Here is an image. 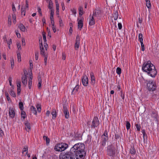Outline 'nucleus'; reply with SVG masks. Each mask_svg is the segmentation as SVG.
Masks as SVG:
<instances>
[{
  "mask_svg": "<svg viewBox=\"0 0 159 159\" xmlns=\"http://www.w3.org/2000/svg\"><path fill=\"white\" fill-rule=\"evenodd\" d=\"M84 144L82 143L75 144L70 148V151L74 153L76 159H84L86 154Z\"/></svg>",
  "mask_w": 159,
  "mask_h": 159,
  "instance_id": "1",
  "label": "nucleus"
},
{
  "mask_svg": "<svg viewBox=\"0 0 159 159\" xmlns=\"http://www.w3.org/2000/svg\"><path fill=\"white\" fill-rule=\"evenodd\" d=\"M142 70L147 73L148 74L152 77H155L157 72L155 66L149 61L145 62L142 67Z\"/></svg>",
  "mask_w": 159,
  "mask_h": 159,
  "instance_id": "2",
  "label": "nucleus"
},
{
  "mask_svg": "<svg viewBox=\"0 0 159 159\" xmlns=\"http://www.w3.org/2000/svg\"><path fill=\"white\" fill-rule=\"evenodd\" d=\"M59 158V159H75L74 153L70 150L61 153Z\"/></svg>",
  "mask_w": 159,
  "mask_h": 159,
  "instance_id": "3",
  "label": "nucleus"
},
{
  "mask_svg": "<svg viewBox=\"0 0 159 159\" xmlns=\"http://www.w3.org/2000/svg\"><path fill=\"white\" fill-rule=\"evenodd\" d=\"M107 155L110 157L111 159H113L115 156L116 148L114 145L111 144L107 148Z\"/></svg>",
  "mask_w": 159,
  "mask_h": 159,
  "instance_id": "4",
  "label": "nucleus"
},
{
  "mask_svg": "<svg viewBox=\"0 0 159 159\" xmlns=\"http://www.w3.org/2000/svg\"><path fill=\"white\" fill-rule=\"evenodd\" d=\"M147 89L150 91H155L156 88V85L155 82L152 80H147Z\"/></svg>",
  "mask_w": 159,
  "mask_h": 159,
  "instance_id": "5",
  "label": "nucleus"
},
{
  "mask_svg": "<svg viewBox=\"0 0 159 159\" xmlns=\"http://www.w3.org/2000/svg\"><path fill=\"white\" fill-rule=\"evenodd\" d=\"M99 125V121L98 118L97 117H95L92 121V123L91 125L92 128H95L97 127Z\"/></svg>",
  "mask_w": 159,
  "mask_h": 159,
  "instance_id": "6",
  "label": "nucleus"
},
{
  "mask_svg": "<svg viewBox=\"0 0 159 159\" xmlns=\"http://www.w3.org/2000/svg\"><path fill=\"white\" fill-rule=\"evenodd\" d=\"M63 111L65 117L66 118L68 119L69 117V113L67 110V105L65 104L63 105Z\"/></svg>",
  "mask_w": 159,
  "mask_h": 159,
  "instance_id": "7",
  "label": "nucleus"
},
{
  "mask_svg": "<svg viewBox=\"0 0 159 159\" xmlns=\"http://www.w3.org/2000/svg\"><path fill=\"white\" fill-rule=\"evenodd\" d=\"M82 83L84 86H86L88 84V80L86 75H84L83 76L82 79Z\"/></svg>",
  "mask_w": 159,
  "mask_h": 159,
  "instance_id": "8",
  "label": "nucleus"
},
{
  "mask_svg": "<svg viewBox=\"0 0 159 159\" xmlns=\"http://www.w3.org/2000/svg\"><path fill=\"white\" fill-rule=\"evenodd\" d=\"M9 113L10 117L12 118H14L15 114L14 109L10 107L9 108Z\"/></svg>",
  "mask_w": 159,
  "mask_h": 159,
  "instance_id": "9",
  "label": "nucleus"
},
{
  "mask_svg": "<svg viewBox=\"0 0 159 159\" xmlns=\"http://www.w3.org/2000/svg\"><path fill=\"white\" fill-rule=\"evenodd\" d=\"M101 14V11L99 9H96L95 12H93V16L95 17H99Z\"/></svg>",
  "mask_w": 159,
  "mask_h": 159,
  "instance_id": "10",
  "label": "nucleus"
},
{
  "mask_svg": "<svg viewBox=\"0 0 159 159\" xmlns=\"http://www.w3.org/2000/svg\"><path fill=\"white\" fill-rule=\"evenodd\" d=\"M61 144L59 143V144H56L54 148V149L55 151L61 152L62 151V150L61 149Z\"/></svg>",
  "mask_w": 159,
  "mask_h": 159,
  "instance_id": "11",
  "label": "nucleus"
},
{
  "mask_svg": "<svg viewBox=\"0 0 159 159\" xmlns=\"http://www.w3.org/2000/svg\"><path fill=\"white\" fill-rule=\"evenodd\" d=\"M41 42L40 44V54L42 55L45 56L44 54V49L43 47L42 40L41 39Z\"/></svg>",
  "mask_w": 159,
  "mask_h": 159,
  "instance_id": "12",
  "label": "nucleus"
},
{
  "mask_svg": "<svg viewBox=\"0 0 159 159\" xmlns=\"http://www.w3.org/2000/svg\"><path fill=\"white\" fill-rule=\"evenodd\" d=\"M102 138L101 145L103 146H104L106 145V142L108 139V137H102Z\"/></svg>",
  "mask_w": 159,
  "mask_h": 159,
  "instance_id": "13",
  "label": "nucleus"
},
{
  "mask_svg": "<svg viewBox=\"0 0 159 159\" xmlns=\"http://www.w3.org/2000/svg\"><path fill=\"white\" fill-rule=\"evenodd\" d=\"M60 144H61V149L62 150V151L65 150L68 147V145L67 144L65 143H60Z\"/></svg>",
  "mask_w": 159,
  "mask_h": 159,
  "instance_id": "14",
  "label": "nucleus"
},
{
  "mask_svg": "<svg viewBox=\"0 0 159 159\" xmlns=\"http://www.w3.org/2000/svg\"><path fill=\"white\" fill-rule=\"evenodd\" d=\"M90 18L89 20V24L90 25H93L95 24L94 16H92V17H91V16L90 15Z\"/></svg>",
  "mask_w": 159,
  "mask_h": 159,
  "instance_id": "15",
  "label": "nucleus"
},
{
  "mask_svg": "<svg viewBox=\"0 0 159 159\" xmlns=\"http://www.w3.org/2000/svg\"><path fill=\"white\" fill-rule=\"evenodd\" d=\"M27 77L25 76H22L21 78L22 82L25 86L27 84Z\"/></svg>",
  "mask_w": 159,
  "mask_h": 159,
  "instance_id": "16",
  "label": "nucleus"
},
{
  "mask_svg": "<svg viewBox=\"0 0 159 159\" xmlns=\"http://www.w3.org/2000/svg\"><path fill=\"white\" fill-rule=\"evenodd\" d=\"M83 26V20H80L78 21V29H80V30L82 28Z\"/></svg>",
  "mask_w": 159,
  "mask_h": 159,
  "instance_id": "17",
  "label": "nucleus"
},
{
  "mask_svg": "<svg viewBox=\"0 0 159 159\" xmlns=\"http://www.w3.org/2000/svg\"><path fill=\"white\" fill-rule=\"evenodd\" d=\"M18 28L22 32H25L26 30L25 26L21 24H20L18 26Z\"/></svg>",
  "mask_w": 159,
  "mask_h": 159,
  "instance_id": "18",
  "label": "nucleus"
},
{
  "mask_svg": "<svg viewBox=\"0 0 159 159\" xmlns=\"http://www.w3.org/2000/svg\"><path fill=\"white\" fill-rule=\"evenodd\" d=\"M78 9L80 16H81L84 13V12L83 11V7L82 6H80Z\"/></svg>",
  "mask_w": 159,
  "mask_h": 159,
  "instance_id": "19",
  "label": "nucleus"
},
{
  "mask_svg": "<svg viewBox=\"0 0 159 159\" xmlns=\"http://www.w3.org/2000/svg\"><path fill=\"white\" fill-rule=\"evenodd\" d=\"M25 126V129L26 130L27 129L30 130V123L26 121L24 123Z\"/></svg>",
  "mask_w": 159,
  "mask_h": 159,
  "instance_id": "20",
  "label": "nucleus"
},
{
  "mask_svg": "<svg viewBox=\"0 0 159 159\" xmlns=\"http://www.w3.org/2000/svg\"><path fill=\"white\" fill-rule=\"evenodd\" d=\"M53 3L51 0H50L49 2V4L48 6V7L49 9L51 10L53 9Z\"/></svg>",
  "mask_w": 159,
  "mask_h": 159,
  "instance_id": "21",
  "label": "nucleus"
},
{
  "mask_svg": "<svg viewBox=\"0 0 159 159\" xmlns=\"http://www.w3.org/2000/svg\"><path fill=\"white\" fill-rule=\"evenodd\" d=\"M38 86L39 89H40L41 87L42 80L40 77L39 76L38 78Z\"/></svg>",
  "mask_w": 159,
  "mask_h": 159,
  "instance_id": "22",
  "label": "nucleus"
},
{
  "mask_svg": "<svg viewBox=\"0 0 159 159\" xmlns=\"http://www.w3.org/2000/svg\"><path fill=\"white\" fill-rule=\"evenodd\" d=\"M113 17L115 20H116L118 17V14L117 11H115L114 13L113 14Z\"/></svg>",
  "mask_w": 159,
  "mask_h": 159,
  "instance_id": "23",
  "label": "nucleus"
},
{
  "mask_svg": "<svg viewBox=\"0 0 159 159\" xmlns=\"http://www.w3.org/2000/svg\"><path fill=\"white\" fill-rule=\"evenodd\" d=\"M32 84V78L31 77L30 75V78L29 79L28 81V87L30 89H31V87Z\"/></svg>",
  "mask_w": 159,
  "mask_h": 159,
  "instance_id": "24",
  "label": "nucleus"
},
{
  "mask_svg": "<svg viewBox=\"0 0 159 159\" xmlns=\"http://www.w3.org/2000/svg\"><path fill=\"white\" fill-rule=\"evenodd\" d=\"M52 115V119H54L56 117L57 114L56 110L55 109H53L51 113Z\"/></svg>",
  "mask_w": 159,
  "mask_h": 159,
  "instance_id": "25",
  "label": "nucleus"
},
{
  "mask_svg": "<svg viewBox=\"0 0 159 159\" xmlns=\"http://www.w3.org/2000/svg\"><path fill=\"white\" fill-rule=\"evenodd\" d=\"M30 109L32 112L35 115H37V111L36 108L33 106H32L30 107Z\"/></svg>",
  "mask_w": 159,
  "mask_h": 159,
  "instance_id": "26",
  "label": "nucleus"
},
{
  "mask_svg": "<svg viewBox=\"0 0 159 159\" xmlns=\"http://www.w3.org/2000/svg\"><path fill=\"white\" fill-rule=\"evenodd\" d=\"M43 138L44 140H45L46 143L47 144H48L49 143L50 140V139L47 136H43Z\"/></svg>",
  "mask_w": 159,
  "mask_h": 159,
  "instance_id": "27",
  "label": "nucleus"
},
{
  "mask_svg": "<svg viewBox=\"0 0 159 159\" xmlns=\"http://www.w3.org/2000/svg\"><path fill=\"white\" fill-rule=\"evenodd\" d=\"M146 2V5L147 7L150 9L151 7V4L149 0H145Z\"/></svg>",
  "mask_w": 159,
  "mask_h": 159,
  "instance_id": "28",
  "label": "nucleus"
},
{
  "mask_svg": "<svg viewBox=\"0 0 159 159\" xmlns=\"http://www.w3.org/2000/svg\"><path fill=\"white\" fill-rule=\"evenodd\" d=\"M139 39L140 42H143V34L141 33L139 34Z\"/></svg>",
  "mask_w": 159,
  "mask_h": 159,
  "instance_id": "29",
  "label": "nucleus"
},
{
  "mask_svg": "<svg viewBox=\"0 0 159 159\" xmlns=\"http://www.w3.org/2000/svg\"><path fill=\"white\" fill-rule=\"evenodd\" d=\"M36 107L38 112H40L41 110V105L39 104H37Z\"/></svg>",
  "mask_w": 159,
  "mask_h": 159,
  "instance_id": "30",
  "label": "nucleus"
},
{
  "mask_svg": "<svg viewBox=\"0 0 159 159\" xmlns=\"http://www.w3.org/2000/svg\"><path fill=\"white\" fill-rule=\"evenodd\" d=\"M130 153L132 154H134L135 153V150L134 148L131 147L130 149Z\"/></svg>",
  "mask_w": 159,
  "mask_h": 159,
  "instance_id": "31",
  "label": "nucleus"
},
{
  "mask_svg": "<svg viewBox=\"0 0 159 159\" xmlns=\"http://www.w3.org/2000/svg\"><path fill=\"white\" fill-rule=\"evenodd\" d=\"M21 14L22 15H23L24 16H25V8L23 7L21 8Z\"/></svg>",
  "mask_w": 159,
  "mask_h": 159,
  "instance_id": "32",
  "label": "nucleus"
},
{
  "mask_svg": "<svg viewBox=\"0 0 159 159\" xmlns=\"http://www.w3.org/2000/svg\"><path fill=\"white\" fill-rule=\"evenodd\" d=\"M19 104L20 109L22 111L24 108L23 103L22 102H20Z\"/></svg>",
  "mask_w": 159,
  "mask_h": 159,
  "instance_id": "33",
  "label": "nucleus"
},
{
  "mask_svg": "<svg viewBox=\"0 0 159 159\" xmlns=\"http://www.w3.org/2000/svg\"><path fill=\"white\" fill-rule=\"evenodd\" d=\"M25 112L22 110L21 113V117L22 118H23L24 120L25 118Z\"/></svg>",
  "mask_w": 159,
  "mask_h": 159,
  "instance_id": "34",
  "label": "nucleus"
},
{
  "mask_svg": "<svg viewBox=\"0 0 159 159\" xmlns=\"http://www.w3.org/2000/svg\"><path fill=\"white\" fill-rule=\"evenodd\" d=\"M116 72L117 74L120 75L121 73V69L120 67H117L116 70Z\"/></svg>",
  "mask_w": 159,
  "mask_h": 159,
  "instance_id": "35",
  "label": "nucleus"
},
{
  "mask_svg": "<svg viewBox=\"0 0 159 159\" xmlns=\"http://www.w3.org/2000/svg\"><path fill=\"white\" fill-rule=\"evenodd\" d=\"M80 43L76 42L75 44V49L76 50H78L79 47Z\"/></svg>",
  "mask_w": 159,
  "mask_h": 159,
  "instance_id": "36",
  "label": "nucleus"
},
{
  "mask_svg": "<svg viewBox=\"0 0 159 159\" xmlns=\"http://www.w3.org/2000/svg\"><path fill=\"white\" fill-rule=\"evenodd\" d=\"M126 126L127 130H129L130 129V124L129 121H126Z\"/></svg>",
  "mask_w": 159,
  "mask_h": 159,
  "instance_id": "37",
  "label": "nucleus"
},
{
  "mask_svg": "<svg viewBox=\"0 0 159 159\" xmlns=\"http://www.w3.org/2000/svg\"><path fill=\"white\" fill-rule=\"evenodd\" d=\"M26 152V154H27L28 152V148L27 146H25L22 151V153H23L24 152Z\"/></svg>",
  "mask_w": 159,
  "mask_h": 159,
  "instance_id": "38",
  "label": "nucleus"
},
{
  "mask_svg": "<svg viewBox=\"0 0 159 159\" xmlns=\"http://www.w3.org/2000/svg\"><path fill=\"white\" fill-rule=\"evenodd\" d=\"M54 9L50 10V17H53V16L54 15Z\"/></svg>",
  "mask_w": 159,
  "mask_h": 159,
  "instance_id": "39",
  "label": "nucleus"
},
{
  "mask_svg": "<svg viewBox=\"0 0 159 159\" xmlns=\"http://www.w3.org/2000/svg\"><path fill=\"white\" fill-rule=\"evenodd\" d=\"M17 59H18V61L19 62L21 61V55L20 53H17Z\"/></svg>",
  "mask_w": 159,
  "mask_h": 159,
  "instance_id": "40",
  "label": "nucleus"
},
{
  "mask_svg": "<svg viewBox=\"0 0 159 159\" xmlns=\"http://www.w3.org/2000/svg\"><path fill=\"white\" fill-rule=\"evenodd\" d=\"M17 89H20L21 82L20 81H18L17 82Z\"/></svg>",
  "mask_w": 159,
  "mask_h": 159,
  "instance_id": "41",
  "label": "nucleus"
},
{
  "mask_svg": "<svg viewBox=\"0 0 159 159\" xmlns=\"http://www.w3.org/2000/svg\"><path fill=\"white\" fill-rule=\"evenodd\" d=\"M11 16H9L8 18V24L10 25L11 24Z\"/></svg>",
  "mask_w": 159,
  "mask_h": 159,
  "instance_id": "42",
  "label": "nucleus"
},
{
  "mask_svg": "<svg viewBox=\"0 0 159 159\" xmlns=\"http://www.w3.org/2000/svg\"><path fill=\"white\" fill-rule=\"evenodd\" d=\"M10 95L13 97H16V94L14 91L11 90V91H10Z\"/></svg>",
  "mask_w": 159,
  "mask_h": 159,
  "instance_id": "43",
  "label": "nucleus"
},
{
  "mask_svg": "<svg viewBox=\"0 0 159 159\" xmlns=\"http://www.w3.org/2000/svg\"><path fill=\"white\" fill-rule=\"evenodd\" d=\"M42 35L43 41L44 42H46V33H43Z\"/></svg>",
  "mask_w": 159,
  "mask_h": 159,
  "instance_id": "44",
  "label": "nucleus"
},
{
  "mask_svg": "<svg viewBox=\"0 0 159 159\" xmlns=\"http://www.w3.org/2000/svg\"><path fill=\"white\" fill-rule=\"evenodd\" d=\"M51 23L52 25H54V22L53 17H50Z\"/></svg>",
  "mask_w": 159,
  "mask_h": 159,
  "instance_id": "45",
  "label": "nucleus"
},
{
  "mask_svg": "<svg viewBox=\"0 0 159 159\" xmlns=\"http://www.w3.org/2000/svg\"><path fill=\"white\" fill-rule=\"evenodd\" d=\"M79 86L78 85H77L75 86V87L73 89V91L72 92V93L74 91L76 92L77 91L78 89H79Z\"/></svg>",
  "mask_w": 159,
  "mask_h": 159,
  "instance_id": "46",
  "label": "nucleus"
},
{
  "mask_svg": "<svg viewBox=\"0 0 159 159\" xmlns=\"http://www.w3.org/2000/svg\"><path fill=\"white\" fill-rule=\"evenodd\" d=\"M102 137H108L107 136V130H105L103 134L102 135Z\"/></svg>",
  "mask_w": 159,
  "mask_h": 159,
  "instance_id": "47",
  "label": "nucleus"
},
{
  "mask_svg": "<svg viewBox=\"0 0 159 159\" xmlns=\"http://www.w3.org/2000/svg\"><path fill=\"white\" fill-rule=\"evenodd\" d=\"M141 43V45L142 48V50L143 51H144L145 50L144 46V44L143 43V42H140Z\"/></svg>",
  "mask_w": 159,
  "mask_h": 159,
  "instance_id": "48",
  "label": "nucleus"
},
{
  "mask_svg": "<svg viewBox=\"0 0 159 159\" xmlns=\"http://www.w3.org/2000/svg\"><path fill=\"white\" fill-rule=\"evenodd\" d=\"M39 52H35V59L37 60L38 59Z\"/></svg>",
  "mask_w": 159,
  "mask_h": 159,
  "instance_id": "49",
  "label": "nucleus"
},
{
  "mask_svg": "<svg viewBox=\"0 0 159 159\" xmlns=\"http://www.w3.org/2000/svg\"><path fill=\"white\" fill-rule=\"evenodd\" d=\"M90 76H91V80H95V77L93 75V73H91L90 74Z\"/></svg>",
  "mask_w": 159,
  "mask_h": 159,
  "instance_id": "50",
  "label": "nucleus"
},
{
  "mask_svg": "<svg viewBox=\"0 0 159 159\" xmlns=\"http://www.w3.org/2000/svg\"><path fill=\"white\" fill-rule=\"evenodd\" d=\"M80 36H79V35H77L76 36V40L75 42L80 43Z\"/></svg>",
  "mask_w": 159,
  "mask_h": 159,
  "instance_id": "51",
  "label": "nucleus"
},
{
  "mask_svg": "<svg viewBox=\"0 0 159 159\" xmlns=\"http://www.w3.org/2000/svg\"><path fill=\"white\" fill-rule=\"evenodd\" d=\"M135 126L137 129V130L139 131H140V125H138V124H135Z\"/></svg>",
  "mask_w": 159,
  "mask_h": 159,
  "instance_id": "52",
  "label": "nucleus"
},
{
  "mask_svg": "<svg viewBox=\"0 0 159 159\" xmlns=\"http://www.w3.org/2000/svg\"><path fill=\"white\" fill-rule=\"evenodd\" d=\"M44 57H45L44 59V64L45 65H47V61L48 57L47 55H45L44 56Z\"/></svg>",
  "mask_w": 159,
  "mask_h": 159,
  "instance_id": "53",
  "label": "nucleus"
},
{
  "mask_svg": "<svg viewBox=\"0 0 159 159\" xmlns=\"http://www.w3.org/2000/svg\"><path fill=\"white\" fill-rule=\"evenodd\" d=\"M12 11H13V12H14L16 11V9L15 8L14 4L13 3L12 5Z\"/></svg>",
  "mask_w": 159,
  "mask_h": 159,
  "instance_id": "54",
  "label": "nucleus"
},
{
  "mask_svg": "<svg viewBox=\"0 0 159 159\" xmlns=\"http://www.w3.org/2000/svg\"><path fill=\"white\" fill-rule=\"evenodd\" d=\"M11 43H12V40L11 39H10V42H8L7 43L8 47L9 49L10 48V44Z\"/></svg>",
  "mask_w": 159,
  "mask_h": 159,
  "instance_id": "55",
  "label": "nucleus"
},
{
  "mask_svg": "<svg viewBox=\"0 0 159 159\" xmlns=\"http://www.w3.org/2000/svg\"><path fill=\"white\" fill-rule=\"evenodd\" d=\"M12 19L13 20V22H14L16 21V16L15 14H12Z\"/></svg>",
  "mask_w": 159,
  "mask_h": 159,
  "instance_id": "56",
  "label": "nucleus"
},
{
  "mask_svg": "<svg viewBox=\"0 0 159 159\" xmlns=\"http://www.w3.org/2000/svg\"><path fill=\"white\" fill-rule=\"evenodd\" d=\"M11 68H13V66H14V60L13 59H12V60H11Z\"/></svg>",
  "mask_w": 159,
  "mask_h": 159,
  "instance_id": "57",
  "label": "nucleus"
},
{
  "mask_svg": "<svg viewBox=\"0 0 159 159\" xmlns=\"http://www.w3.org/2000/svg\"><path fill=\"white\" fill-rule=\"evenodd\" d=\"M4 135L3 131L0 128V137H2Z\"/></svg>",
  "mask_w": 159,
  "mask_h": 159,
  "instance_id": "58",
  "label": "nucleus"
},
{
  "mask_svg": "<svg viewBox=\"0 0 159 159\" xmlns=\"http://www.w3.org/2000/svg\"><path fill=\"white\" fill-rule=\"evenodd\" d=\"M142 133L143 134V139H144V140H145L144 137L146 134V132H145V130H142Z\"/></svg>",
  "mask_w": 159,
  "mask_h": 159,
  "instance_id": "59",
  "label": "nucleus"
},
{
  "mask_svg": "<svg viewBox=\"0 0 159 159\" xmlns=\"http://www.w3.org/2000/svg\"><path fill=\"white\" fill-rule=\"evenodd\" d=\"M24 75L22 76H25V77H27V75H28V73L26 70H24Z\"/></svg>",
  "mask_w": 159,
  "mask_h": 159,
  "instance_id": "60",
  "label": "nucleus"
},
{
  "mask_svg": "<svg viewBox=\"0 0 159 159\" xmlns=\"http://www.w3.org/2000/svg\"><path fill=\"white\" fill-rule=\"evenodd\" d=\"M118 27L119 30H121L122 28V25L121 23H119L118 24Z\"/></svg>",
  "mask_w": 159,
  "mask_h": 159,
  "instance_id": "61",
  "label": "nucleus"
},
{
  "mask_svg": "<svg viewBox=\"0 0 159 159\" xmlns=\"http://www.w3.org/2000/svg\"><path fill=\"white\" fill-rule=\"evenodd\" d=\"M5 95L7 98V100L9 101L10 100V98L9 97V95L7 93H5Z\"/></svg>",
  "mask_w": 159,
  "mask_h": 159,
  "instance_id": "62",
  "label": "nucleus"
},
{
  "mask_svg": "<svg viewBox=\"0 0 159 159\" xmlns=\"http://www.w3.org/2000/svg\"><path fill=\"white\" fill-rule=\"evenodd\" d=\"M52 30L55 33L56 32V27H55L54 26V25H52Z\"/></svg>",
  "mask_w": 159,
  "mask_h": 159,
  "instance_id": "63",
  "label": "nucleus"
},
{
  "mask_svg": "<svg viewBox=\"0 0 159 159\" xmlns=\"http://www.w3.org/2000/svg\"><path fill=\"white\" fill-rule=\"evenodd\" d=\"M66 58V55L64 53L62 54V59L63 60H65Z\"/></svg>",
  "mask_w": 159,
  "mask_h": 159,
  "instance_id": "64",
  "label": "nucleus"
}]
</instances>
